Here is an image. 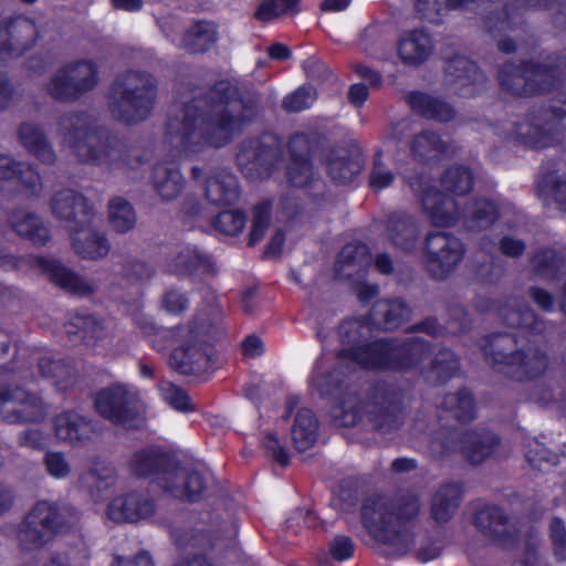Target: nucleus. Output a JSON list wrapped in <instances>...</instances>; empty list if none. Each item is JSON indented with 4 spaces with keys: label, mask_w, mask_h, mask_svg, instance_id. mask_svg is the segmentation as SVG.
<instances>
[{
    "label": "nucleus",
    "mask_w": 566,
    "mask_h": 566,
    "mask_svg": "<svg viewBox=\"0 0 566 566\" xmlns=\"http://www.w3.org/2000/svg\"><path fill=\"white\" fill-rule=\"evenodd\" d=\"M429 344L421 337L407 340L380 338L363 347L343 348L335 360L317 359L310 378L311 387L324 398L337 399L333 408L334 421L343 427H352L366 418L373 427L384 433L397 429L403 419L398 395L386 386H376L363 401L350 390L348 376L356 366L369 370H422V364L429 361L430 373L437 381H446L459 369L458 359L447 349L440 350L433 359Z\"/></svg>",
    "instance_id": "1"
},
{
    "label": "nucleus",
    "mask_w": 566,
    "mask_h": 566,
    "mask_svg": "<svg viewBox=\"0 0 566 566\" xmlns=\"http://www.w3.org/2000/svg\"><path fill=\"white\" fill-rule=\"evenodd\" d=\"M255 116L252 105L238 98V92L227 81L218 82L205 97L188 101L182 97L174 105L166 126V139L174 160L189 158L208 147L220 148L241 132Z\"/></svg>",
    "instance_id": "2"
},
{
    "label": "nucleus",
    "mask_w": 566,
    "mask_h": 566,
    "mask_svg": "<svg viewBox=\"0 0 566 566\" xmlns=\"http://www.w3.org/2000/svg\"><path fill=\"white\" fill-rule=\"evenodd\" d=\"M420 510L419 495L412 491H402L391 497L373 495L364 501L360 520L376 542L390 546L400 555L412 551L419 562L427 563L440 556L443 542L439 536L415 533Z\"/></svg>",
    "instance_id": "3"
},
{
    "label": "nucleus",
    "mask_w": 566,
    "mask_h": 566,
    "mask_svg": "<svg viewBox=\"0 0 566 566\" xmlns=\"http://www.w3.org/2000/svg\"><path fill=\"white\" fill-rule=\"evenodd\" d=\"M94 120L85 112L67 113L59 120V136L83 163L106 165L109 168H137L144 163L145 151L127 148L115 137L102 136L93 129Z\"/></svg>",
    "instance_id": "4"
},
{
    "label": "nucleus",
    "mask_w": 566,
    "mask_h": 566,
    "mask_svg": "<svg viewBox=\"0 0 566 566\" xmlns=\"http://www.w3.org/2000/svg\"><path fill=\"white\" fill-rule=\"evenodd\" d=\"M410 187L420 196L423 211L434 226L451 227L462 220L468 230L479 231L486 229L497 218L496 207L489 200L474 201L460 210V202L455 198L440 192L423 176L411 181Z\"/></svg>",
    "instance_id": "5"
},
{
    "label": "nucleus",
    "mask_w": 566,
    "mask_h": 566,
    "mask_svg": "<svg viewBox=\"0 0 566 566\" xmlns=\"http://www.w3.org/2000/svg\"><path fill=\"white\" fill-rule=\"evenodd\" d=\"M144 333L151 337V345L157 350L171 349L169 365L182 375H202L213 367V348L189 324L171 329L148 324Z\"/></svg>",
    "instance_id": "6"
},
{
    "label": "nucleus",
    "mask_w": 566,
    "mask_h": 566,
    "mask_svg": "<svg viewBox=\"0 0 566 566\" xmlns=\"http://www.w3.org/2000/svg\"><path fill=\"white\" fill-rule=\"evenodd\" d=\"M156 97V85L151 75L128 72L113 83L107 97V107L114 119L124 124H136L150 114Z\"/></svg>",
    "instance_id": "7"
},
{
    "label": "nucleus",
    "mask_w": 566,
    "mask_h": 566,
    "mask_svg": "<svg viewBox=\"0 0 566 566\" xmlns=\"http://www.w3.org/2000/svg\"><path fill=\"white\" fill-rule=\"evenodd\" d=\"M486 360L505 376L522 381L543 374L546 356L533 346H520V340L509 334H496L483 346Z\"/></svg>",
    "instance_id": "8"
},
{
    "label": "nucleus",
    "mask_w": 566,
    "mask_h": 566,
    "mask_svg": "<svg viewBox=\"0 0 566 566\" xmlns=\"http://www.w3.org/2000/svg\"><path fill=\"white\" fill-rule=\"evenodd\" d=\"M78 511L71 505L57 506L48 501L38 502L17 530V542L22 551H33L50 543L66 525L76 523Z\"/></svg>",
    "instance_id": "9"
},
{
    "label": "nucleus",
    "mask_w": 566,
    "mask_h": 566,
    "mask_svg": "<svg viewBox=\"0 0 566 566\" xmlns=\"http://www.w3.org/2000/svg\"><path fill=\"white\" fill-rule=\"evenodd\" d=\"M558 57L547 56L544 62L521 65L504 63L497 73L500 87L513 96H528L552 91L560 83L563 69Z\"/></svg>",
    "instance_id": "10"
},
{
    "label": "nucleus",
    "mask_w": 566,
    "mask_h": 566,
    "mask_svg": "<svg viewBox=\"0 0 566 566\" xmlns=\"http://www.w3.org/2000/svg\"><path fill=\"white\" fill-rule=\"evenodd\" d=\"M99 82L98 66L90 59H80L59 67L45 85L55 101L72 103L92 92Z\"/></svg>",
    "instance_id": "11"
},
{
    "label": "nucleus",
    "mask_w": 566,
    "mask_h": 566,
    "mask_svg": "<svg viewBox=\"0 0 566 566\" xmlns=\"http://www.w3.org/2000/svg\"><path fill=\"white\" fill-rule=\"evenodd\" d=\"M566 127V104L562 108L538 111L515 125L510 137L532 148H546L558 144Z\"/></svg>",
    "instance_id": "12"
},
{
    "label": "nucleus",
    "mask_w": 566,
    "mask_h": 566,
    "mask_svg": "<svg viewBox=\"0 0 566 566\" xmlns=\"http://www.w3.org/2000/svg\"><path fill=\"white\" fill-rule=\"evenodd\" d=\"M51 407L38 392L21 386L0 385V421L8 424L40 423Z\"/></svg>",
    "instance_id": "13"
},
{
    "label": "nucleus",
    "mask_w": 566,
    "mask_h": 566,
    "mask_svg": "<svg viewBox=\"0 0 566 566\" xmlns=\"http://www.w3.org/2000/svg\"><path fill=\"white\" fill-rule=\"evenodd\" d=\"M499 1L500 0H446L444 8L448 10L478 11L480 14L488 13L483 15V28L486 32L495 35L496 33L512 30L513 25L521 22L520 13L510 12V9L520 10L526 7L535 9L551 8L554 0H506L502 3L504 7V19L499 14H496V17L493 15V9L499 7L496 3Z\"/></svg>",
    "instance_id": "14"
},
{
    "label": "nucleus",
    "mask_w": 566,
    "mask_h": 566,
    "mask_svg": "<svg viewBox=\"0 0 566 566\" xmlns=\"http://www.w3.org/2000/svg\"><path fill=\"white\" fill-rule=\"evenodd\" d=\"M465 253L462 241L447 232L436 231L426 237L423 262L434 279H446L460 264Z\"/></svg>",
    "instance_id": "15"
},
{
    "label": "nucleus",
    "mask_w": 566,
    "mask_h": 566,
    "mask_svg": "<svg viewBox=\"0 0 566 566\" xmlns=\"http://www.w3.org/2000/svg\"><path fill=\"white\" fill-rule=\"evenodd\" d=\"M39 38L33 20L23 15L0 22V61L15 59L32 49Z\"/></svg>",
    "instance_id": "16"
},
{
    "label": "nucleus",
    "mask_w": 566,
    "mask_h": 566,
    "mask_svg": "<svg viewBox=\"0 0 566 566\" xmlns=\"http://www.w3.org/2000/svg\"><path fill=\"white\" fill-rule=\"evenodd\" d=\"M94 406L104 419L116 424H126L137 413L138 397L125 386L114 385L96 394Z\"/></svg>",
    "instance_id": "17"
},
{
    "label": "nucleus",
    "mask_w": 566,
    "mask_h": 566,
    "mask_svg": "<svg viewBox=\"0 0 566 566\" xmlns=\"http://www.w3.org/2000/svg\"><path fill=\"white\" fill-rule=\"evenodd\" d=\"M279 148L258 138L242 142L237 154V164L250 179L268 177L279 161Z\"/></svg>",
    "instance_id": "18"
},
{
    "label": "nucleus",
    "mask_w": 566,
    "mask_h": 566,
    "mask_svg": "<svg viewBox=\"0 0 566 566\" xmlns=\"http://www.w3.org/2000/svg\"><path fill=\"white\" fill-rule=\"evenodd\" d=\"M191 178L201 184L206 199L216 206L234 203L240 196L237 177L224 168L205 174L197 166L191 169Z\"/></svg>",
    "instance_id": "19"
},
{
    "label": "nucleus",
    "mask_w": 566,
    "mask_h": 566,
    "mask_svg": "<svg viewBox=\"0 0 566 566\" xmlns=\"http://www.w3.org/2000/svg\"><path fill=\"white\" fill-rule=\"evenodd\" d=\"M158 484L174 497L193 502L205 491L206 479L193 468L168 465L160 472Z\"/></svg>",
    "instance_id": "20"
},
{
    "label": "nucleus",
    "mask_w": 566,
    "mask_h": 566,
    "mask_svg": "<svg viewBox=\"0 0 566 566\" xmlns=\"http://www.w3.org/2000/svg\"><path fill=\"white\" fill-rule=\"evenodd\" d=\"M28 262L32 268L45 275L53 284L69 293L88 295L94 291L91 283L55 259L30 256Z\"/></svg>",
    "instance_id": "21"
},
{
    "label": "nucleus",
    "mask_w": 566,
    "mask_h": 566,
    "mask_svg": "<svg viewBox=\"0 0 566 566\" xmlns=\"http://www.w3.org/2000/svg\"><path fill=\"white\" fill-rule=\"evenodd\" d=\"M94 214L90 223H78L71 227V243L74 252L85 260H101L108 255L111 243L103 231L97 230L94 224Z\"/></svg>",
    "instance_id": "22"
},
{
    "label": "nucleus",
    "mask_w": 566,
    "mask_h": 566,
    "mask_svg": "<svg viewBox=\"0 0 566 566\" xmlns=\"http://www.w3.org/2000/svg\"><path fill=\"white\" fill-rule=\"evenodd\" d=\"M155 513V503L146 494L129 492L112 500L107 516L116 523H136L147 520Z\"/></svg>",
    "instance_id": "23"
},
{
    "label": "nucleus",
    "mask_w": 566,
    "mask_h": 566,
    "mask_svg": "<svg viewBox=\"0 0 566 566\" xmlns=\"http://www.w3.org/2000/svg\"><path fill=\"white\" fill-rule=\"evenodd\" d=\"M55 438L70 446H80L90 441L94 433L93 422L75 410H64L52 421Z\"/></svg>",
    "instance_id": "24"
},
{
    "label": "nucleus",
    "mask_w": 566,
    "mask_h": 566,
    "mask_svg": "<svg viewBox=\"0 0 566 566\" xmlns=\"http://www.w3.org/2000/svg\"><path fill=\"white\" fill-rule=\"evenodd\" d=\"M53 216L74 226L78 223H90L94 209L88 205L87 200L78 192L64 189L54 195L51 201Z\"/></svg>",
    "instance_id": "25"
},
{
    "label": "nucleus",
    "mask_w": 566,
    "mask_h": 566,
    "mask_svg": "<svg viewBox=\"0 0 566 566\" xmlns=\"http://www.w3.org/2000/svg\"><path fill=\"white\" fill-rule=\"evenodd\" d=\"M80 481L95 501H102L116 483V471L106 460L94 458Z\"/></svg>",
    "instance_id": "26"
},
{
    "label": "nucleus",
    "mask_w": 566,
    "mask_h": 566,
    "mask_svg": "<svg viewBox=\"0 0 566 566\" xmlns=\"http://www.w3.org/2000/svg\"><path fill=\"white\" fill-rule=\"evenodd\" d=\"M433 51L430 35L423 30H412L402 34L397 44V52L405 65L419 66Z\"/></svg>",
    "instance_id": "27"
},
{
    "label": "nucleus",
    "mask_w": 566,
    "mask_h": 566,
    "mask_svg": "<svg viewBox=\"0 0 566 566\" xmlns=\"http://www.w3.org/2000/svg\"><path fill=\"white\" fill-rule=\"evenodd\" d=\"M475 526L485 535L496 541H505L517 535L509 517L497 506H484L474 516Z\"/></svg>",
    "instance_id": "28"
},
{
    "label": "nucleus",
    "mask_w": 566,
    "mask_h": 566,
    "mask_svg": "<svg viewBox=\"0 0 566 566\" xmlns=\"http://www.w3.org/2000/svg\"><path fill=\"white\" fill-rule=\"evenodd\" d=\"M447 80L450 85L455 86V91L462 95H473L474 88L471 85L484 82V75L478 66L465 56H455L447 62Z\"/></svg>",
    "instance_id": "29"
},
{
    "label": "nucleus",
    "mask_w": 566,
    "mask_h": 566,
    "mask_svg": "<svg viewBox=\"0 0 566 566\" xmlns=\"http://www.w3.org/2000/svg\"><path fill=\"white\" fill-rule=\"evenodd\" d=\"M410 154L417 161H429L457 153V146L442 140L431 130L416 134L409 143Z\"/></svg>",
    "instance_id": "30"
},
{
    "label": "nucleus",
    "mask_w": 566,
    "mask_h": 566,
    "mask_svg": "<svg viewBox=\"0 0 566 566\" xmlns=\"http://www.w3.org/2000/svg\"><path fill=\"white\" fill-rule=\"evenodd\" d=\"M460 450L473 464H480L500 448L495 434L489 431H468L461 438Z\"/></svg>",
    "instance_id": "31"
},
{
    "label": "nucleus",
    "mask_w": 566,
    "mask_h": 566,
    "mask_svg": "<svg viewBox=\"0 0 566 566\" xmlns=\"http://www.w3.org/2000/svg\"><path fill=\"white\" fill-rule=\"evenodd\" d=\"M65 328L67 334L80 335L86 343H96L112 336L113 323L93 315L75 314Z\"/></svg>",
    "instance_id": "32"
},
{
    "label": "nucleus",
    "mask_w": 566,
    "mask_h": 566,
    "mask_svg": "<svg viewBox=\"0 0 566 566\" xmlns=\"http://www.w3.org/2000/svg\"><path fill=\"white\" fill-rule=\"evenodd\" d=\"M11 179H15L31 196H38L41 192L40 176L30 165L0 154V180Z\"/></svg>",
    "instance_id": "33"
},
{
    "label": "nucleus",
    "mask_w": 566,
    "mask_h": 566,
    "mask_svg": "<svg viewBox=\"0 0 566 566\" xmlns=\"http://www.w3.org/2000/svg\"><path fill=\"white\" fill-rule=\"evenodd\" d=\"M218 40L217 24L211 21L200 20L193 22L185 31L179 46L190 53H205L216 45Z\"/></svg>",
    "instance_id": "34"
},
{
    "label": "nucleus",
    "mask_w": 566,
    "mask_h": 566,
    "mask_svg": "<svg viewBox=\"0 0 566 566\" xmlns=\"http://www.w3.org/2000/svg\"><path fill=\"white\" fill-rule=\"evenodd\" d=\"M387 234L395 247L411 251L416 248L419 239V227L412 217L392 213L387 221Z\"/></svg>",
    "instance_id": "35"
},
{
    "label": "nucleus",
    "mask_w": 566,
    "mask_h": 566,
    "mask_svg": "<svg viewBox=\"0 0 566 566\" xmlns=\"http://www.w3.org/2000/svg\"><path fill=\"white\" fill-rule=\"evenodd\" d=\"M20 144L34 157L44 164L55 161V153L43 129L33 123H23L18 130Z\"/></svg>",
    "instance_id": "36"
},
{
    "label": "nucleus",
    "mask_w": 566,
    "mask_h": 566,
    "mask_svg": "<svg viewBox=\"0 0 566 566\" xmlns=\"http://www.w3.org/2000/svg\"><path fill=\"white\" fill-rule=\"evenodd\" d=\"M410 308L400 300H381L370 310V319L374 325L382 329H395L410 317Z\"/></svg>",
    "instance_id": "37"
},
{
    "label": "nucleus",
    "mask_w": 566,
    "mask_h": 566,
    "mask_svg": "<svg viewBox=\"0 0 566 566\" xmlns=\"http://www.w3.org/2000/svg\"><path fill=\"white\" fill-rule=\"evenodd\" d=\"M461 501V488L458 483L441 484L433 493L430 503L431 517L437 523L448 522L458 510Z\"/></svg>",
    "instance_id": "38"
},
{
    "label": "nucleus",
    "mask_w": 566,
    "mask_h": 566,
    "mask_svg": "<svg viewBox=\"0 0 566 566\" xmlns=\"http://www.w3.org/2000/svg\"><path fill=\"white\" fill-rule=\"evenodd\" d=\"M496 311L501 318L510 327L517 328L521 333H541L544 331V323L537 318L528 306H517L516 300H510L507 304L497 306Z\"/></svg>",
    "instance_id": "39"
},
{
    "label": "nucleus",
    "mask_w": 566,
    "mask_h": 566,
    "mask_svg": "<svg viewBox=\"0 0 566 566\" xmlns=\"http://www.w3.org/2000/svg\"><path fill=\"white\" fill-rule=\"evenodd\" d=\"M361 170V159L345 148L331 151L327 157V171L331 178L338 184L350 182Z\"/></svg>",
    "instance_id": "40"
},
{
    "label": "nucleus",
    "mask_w": 566,
    "mask_h": 566,
    "mask_svg": "<svg viewBox=\"0 0 566 566\" xmlns=\"http://www.w3.org/2000/svg\"><path fill=\"white\" fill-rule=\"evenodd\" d=\"M151 182L157 195L166 201L176 199L185 186L181 172L172 164H157L153 168Z\"/></svg>",
    "instance_id": "41"
},
{
    "label": "nucleus",
    "mask_w": 566,
    "mask_h": 566,
    "mask_svg": "<svg viewBox=\"0 0 566 566\" xmlns=\"http://www.w3.org/2000/svg\"><path fill=\"white\" fill-rule=\"evenodd\" d=\"M210 265L209 258L195 247H182L171 255L165 265V271L178 276L189 275Z\"/></svg>",
    "instance_id": "42"
},
{
    "label": "nucleus",
    "mask_w": 566,
    "mask_h": 566,
    "mask_svg": "<svg viewBox=\"0 0 566 566\" xmlns=\"http://www.w3.org/2000/svg\"><path fill=\"white\" fill-rule=\"evenodd\" d=\"M408 103L413 112L429 119L449 122L454 117V109L451 105L424 93H410Z\"/></svg>",
    "instance_id": "43"
},
{
    "label": "nucleus",
    "mask_w": 566,
    "mask_h": 566,
    "mask_svg": "<svg viewBox=\"0 0 566 566\" xmlns=\"http://www.w3.org/2000/svg\"><path fill=\"white\" fill-rule=\"evenodd\" d=\"M371 262L369 249L365 243L346 244L336 261V272L340 276L350 277Z\"/></svg>",
    "instance_id": "44"
},
{
    "label": "nucleus",
    "mask_w": 566,
    "mask_h": 566,
    "mask_svg": "<svg viewBox=\"0 0 566 566\" xmlns=\"http://www.w3.org/2000/svg\"><path fill=\"white\" fill-rule=\"evenodd\" d=\"M317 419L312 410L302 408L297 411L292 427V439L295 448L303 452L316 441Z\"/></svg>",
    "instance_id": "45"
},
{
    "label": "nucleus",
    "mask_w": 566,
    "mask_h": 566,
    "mask_svg": "<svg viewBox=\"0 0 566 566\" xmlns=\"http://www.w3.org/2000/svg\"><path fill=\"white\" fill-rule=\"evenodd\" d=\"M538 193L547 205H556L560 211H566V175L552 171L541 177Z\"/></svg>",
    "instance_id": "46"
},
{
    "label": "nucleus",
    "mask_w": 566,
    "mask_h": 566,
    "mask_svg": "<svg viewBox=\"0 0 566 566\" xmlns=\"http://www.w3.org/2000/svg\"><path fill=\"white\" fill-rule=\"evenodd\" d=\"M373 322L369 318H350L344 321L338 328V337L344 348L363 347L371 336Z\"/></svg>",
    "instance_id": "47"
},
{
    "label": "nucleus",
    "mask_w": 566,
    "mask_h": 566,
    "mask_svg": "<svg viewBox=\"0 0 566 566\" xmlns=\"http://www.w3.org/2000/svg\"><path fill=\"white\" fill-rule=\"evenodd\" d=\"M12 228L22 238L34 244L43 245L50 240L49 229L34 214L20 213L12 219Z\"/></svg>",
    "instance_id": "48"
},
{
    "label": "nucleus",
    "mask_w": 566,
    "mask_h": 566,
    "mask_svg": "<svg viewBox=\"0 0 566 566\" xmlns=\"http://www.w3.org/2000/svg\"><path fill=\"white\" fill-rule=\"evenodd\" d=\"M440 184L446 191L455 197H462L472 189L473 176L465 167L452 166L444 171Z\"/></svg>",
    "instance_id": "49"
},
{
    "label": "nucleus",
    "mask_w": 566,
    "mask_h": 566,
    "mask_svg": "<svg viewBox=\"0 0 566 566\" xmlns=\"http://www.w3.org/2000/svg\"><path fill=\"white\" fill-rule=\"evenodd\" d=\"M111 227L118 233L132 230L136 224V213L132 205L123 198H114L108 205Z\"/></svg>",
    "instance_id": "50"
},
{
    "label": "nucleus",
    "mask_w": 566,
    "mask_h": 566,
    "mask_svg": "<svg viewBox=\"0 0 566 566\" xmlns=\"http://www.w3.org/2000/svg\"><path fill=\"white\" fill-rule=\"evenodd\" d=\"M165 463V457L153 448L135 452L129 461V469L137 476H148Z\"/></svg>",
    "instance_id": "51"
},
{
    "label": "nucleus",
    "mask_w": 566,
    "mask_h": 566,
    "mask_svg": "<svg viewBox=\"0 0 566 566\" xmlns=\"http://www.w3.org/2000/svg\"><path fill=\"white\" fill-rule=\"evenodd\" d=\"M442 405L459 421H470L475 416L473 398L468 390L446 396Z\"/></svg>",
    "instance_id": "52"
},
{
    "label": "nucleus",
    "mask_w": 566,
    "mask_h": 566,
    "mask_svg": "<svg viewBox=\"0 0 566 566\" xmlns=\"http://www.w3.org/2000/svg\"><path fill=\"white\" fill-rule=\"evenodd\" d=\"M158 390L161 398L175 410L180 412L195 411L193 402L187 391L180 386L168 380H161L158 384Z\"/></svg>",
    "instance_id": "53"
},
{
    "label": "nucleus",
    "mask_w": 566,
    "mask_h": 566,
    "mask_svg": "<svg viewBox=\"0 0 566 566\" xmlns=\"http://www.w3.org/2000/svg\"><path fill=\"white\" fill-rule=\"evenodd\" d=\"M300 0H261L254 15L259 21L268 22L284 14H295Z\"/></svg>",
    "instance_id": "54"
},
{
    "label": "nucleus",
    "mask_w": 566,
    "mask_h": 566,
    "mask_svg": "<svg viewBox=\"0 0 566 566\" xmlns=\"http://www.w3.org/2000/svg\"><path fill=\"white\" fill-rule=\"evenodd\" d=\"M40 375L51 380L60 389H65L71 378V369L62 360H53L51 357H42L38 361Z\"/></svg>",
    "instance_id": "55"
},
{
    "label": "nucleus",
    "mask_w": 566,
    "mask_h": 566,
    "mask_svg": "<svg viewBox=\"0 0 566 566\" xmlns=\"http://www.w3.org/2000/svg\"><path fill=\"white\" fill-rule=\"evenodd\" d=\"M317 98L316 90L311 85H302L287 94L282 101V107L286 112H302L310 108Z\"/></svg>",
    "instance_id": "56"
},
{
    "label": "nucleus",
    "mask_w": 566,
    "mask_h": 566,
    "mask_svg": "<svg viewBox=\"0 0 566 566\" xmlns=\"http://www.w3.org/2000/svg\"><path fill=\"white\" fill-rule=\"evenodd\" d=\"M245 214L239 210H227L220 212L212 224L216 230L227 235L240 233L245 226Z\"/></svg>",
    "instance_id": "57"
},
{
    "label": "nucleus",
    "mask_w": 566,
    "mask_h": 566,
    "mask_svg": "<svg viewBox=\"0 0 566 566\" xmlns=\"http://www.w3.org/2000/svg\"><path fill=\"white\" fill-rule=\"evenodd\" d=\"M287 177L290 182L295 187H306L311 182L318 185L317 180H314V172L308 158H297L290 160L287 167Z\"/></svg>",
    "instance_id": "58"
},
{
    "label": "nucleus",
    "mask_w": 566,
    "mask_h": 566,
    "mask_svg": "<svg viewBox=\"0 0 566 566\" xmlns=\"http://www.w3.org/2000/svg\"><path fill=\"white\" fill-rule=\"evenodd\" d=\"M271 222V202L264 201L253 208L252 229L249 245L256 244L264 235Z\"/></svg>",
    "instance_id": "59"
},
{
    "label": "nucleus",
    "mask_w": 566,
    "mask_h": 566,
    "mask_svg": "<svg viewBox=\"0 0 566 566\" xmlns=\"http://www.w3.org/2000/svg\"><path fill=\"white\" fill-rule=\"evenodd\" d=\"M381 151L376 153L373 168L369 174V186L375 191H380L392 185L396 176L381 159Z\"/></svg>",
    "instance_id": "60"
},
{
    "label": "nucleus",
    "mask_w": 566,
    "mask_h": 566,
    "mask_svg": "<svg viewBox=\"0 0 566 566\" xmlns=\"http://www.w3.org/2000/svg\"><path fill=\"white\" fill-rule=\"evenodd\" d=\"M560 263L558 254L551 249L543 250L532 258L533 268L542 276L554 275Z\"/></svg>",
    "instance_id": "61"
},
{
    "label": "nucleus",
    "mask_w": 566,
    "mask_h": 566,
    "mask_svg": "<svg viewBox=\"0 0 566 566\" xmlns=\"http://www.w3.org/2000/svg\"><path fill=\"white\" fill-rule=\"evenodd\" d=\"M528 463L538 470H547L558 462V457L549 452L541 442L534 441L532 448L526 452Z\"/></svg>",
    "instance_id": "62"
},
{
    "label": "nucleus",
    "mask_w": 566,
    "mask_h": 566,
    "mask_svg": "<svg viewBox=\"0 0 566 566\" xmlns=\"http://www.w3.org/2000/svg\"><path fill=\"white\" fill-rule=\"evenodd\" d=\"M549 537L552 542L553 554L558 562L566 560V527L564 522L555 517L549 524Z\"/></svg>",
    "instance_id": "63"
},
{
    "label": "nucleus",
    "mask_w": 566,
    "mask_h": 566,
    "mask_svg": "<svg viewBox=\"0 0 566 566\" xmlns=\"http://www.w3.org/2000/svg\"><path fill=\"white\" fill-rule=\"evenodd\" d=\"M123 273L130 281L142 282L151 279L155 269L146 261L129 259L123 264Z\"/></svg>",
    "instance_id": "64"
}]
</instances>
